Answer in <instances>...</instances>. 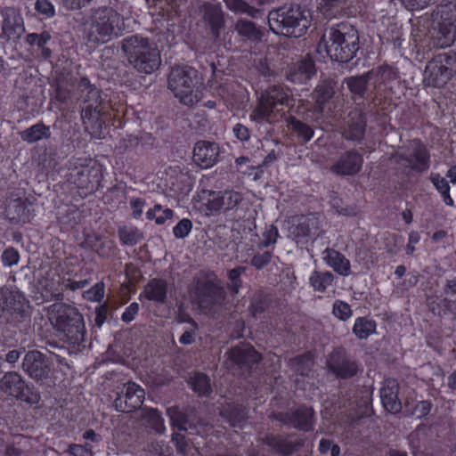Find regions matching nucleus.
<instances>
[{
	"label": "nucleus",
	"mask_w": 456,
	"mask_h": 456,
	"mask_svg": "<svg viewBox=\"0 0 456 456\" xmlns=\"http://www.w3.org/2000/svg\"><path fill=\"white\" fill-rule=\"evenodd\" d=\"M373 75L374 71L370 70L361 76L346 77L344 83L347 86L352 94L363 98L368 88L369 81Z\"/></svg>",
	"instance_id": "obj_38"
},
{
	"label": "nucleus",
	"mask_w": 456,
	"mask_h": 456,
	"mask_svg": "<svg viewBox=\"0 0 456 456\" xmlns=\"http://www.w3.org/2000/svg\"><path fill=\"white\" fill-rule=\"evenodd\" d=\"M399 383L395 379H386L380 389V398L384 408L391 413H397L402 410L401 401L398 399Z\"/></svg>",
	"instance_id": "obj_29"
},
{
	"label": "nucleus",
	"mask_w": 456,
	"mask_h": 456,
	"mask_svg": "<svg viewBox=\"0 0 456 456\" xmlns=\"http://www.w3.org/2000/svg\"><path fill=\"white\" fill-rule=\"evenodd\" d=\"M2 17L0 39L16 42L25 33V25L20 12L12 6L0 7Z\"/></svg>",
	"instance_id": "obj_16"
},
{
	"label": "nucleus",
	"mask_w": 456,
	"mask_h": 456,
	"mask_svg": "<svg viewBox=\"0 0 456 456\" xmlns=\"http://www.w3.org/2000/svg\"><path fill=\"white\" fill-rule=\"evenodd\" d=\"M322 226L320 216L316 213L293 216L289 227V237L298 246H306L309 240L319 235Z\"/></svg>",
	"instance_id": "obj_14"
},
{
	"label": "nucleus",
	"mask_w": 456,
	"mask_h": 456,
	"mask_svg": "<svg viewBox=\"0 0 456 456\" xmlns=\"http://www.w3.org/2000/svg\"><path fill=\"white\" fill-rule=\"evenodd\" d=\"M393 158L395 164L407 174L410 172L425 173L430 167V154L426 145L419 140H412L399 151Z\"/></svg>",
	"instance_id": "obj_10"
},
{
	"label": "nucleus",
	"mask_w": 456,
	"mask_h": 456,
	"mask_svg": "<svg viewBox=\"0 0 456 456\" xmlns=\"http://www.w3.org/2000/svg\"><path fill=\"white\" fill-rule=\"evenodd\" d=\"M362 156L356 151L344 152L331 167V171L339 175H353L357 174L362 166Z\"/></svg>",
	"instance_id": "obj_25"
},
{
	"label": "nucleus",
	"mask_w": 456,
	"mask_h": 456,
	"mask_svg": "<svg viewBox=\"0 0 456 456\" xmlns=\"http://www.w3.org/2000/svg\"><path fill=\"white\" fill-rule=\"evenodd\" d=\"M290 436L269 434L261 439V442L266 444L270 449L282 456H289L294 453L301 446L298 441H292Z\"/></svg>",
	"instance_id": "obj_28"
},
{
	"label": "nucleus",
	"mask_w": 456,
	"mask_h": 456,
	"mask_svg": "<svg viewBox=\"0 0 456 456\" xmlns=\"http://www.w3.org/2000/svg\"><path fill=\"white\" fill-rule=\"evenodd\" d=\"M288 126L295 133L298 140L302 143L308 142L314 136V129L307 124L296 118L295 117H289L288 118Z\"/></svg>",
	"instance_id": "obj_42"
},
{
	"label": "nucleus",
	"mask_w": 456,
	"mask_h": 456,
	"mask_svg": "<svg viewBox=\"0 0 456 456\" xmlns=\"http://www.w3.org/2000/svg\"><path fill=\"white\" fill-rule=\"evenodd\" d=\"M247 412L242 406H234L230 411L231 422L233 427H240L246 418Z\"/></svg>",
	"instance_id": "obj_59"
},
{
	"label": "nucleus",
	"mask_w": 456,
	"mask_h": 456,
	"mask_svg": "<svg viewBox=\"0 0 456 456\" xmlns=\"http://www.w3.org/2000/svg\"><path fill=\"white\" fill-rule=\"evenodd\" d=\"M124 29L123 17L112 7L103 6L92 12L88 21L87 39L104 44L118 37Z\"/></svg>",
	"instance_id": "obj_5"
},
{
	"label": "nucleus",
	"mask_w": 456,
	"mask_h": 456,
	"mask_svg": "<svg viewBox=\"0 0 456 456\" xmlns=\"http://www.w3.org/2000/svg\"><path fill=\"white\" fill-rule=\"evenodd\" d=\"M234 30L244 40L251 42H260L264 37L261 28L256 23L246 19H239L234 24Z\"/></svg>",
	"instance_id": "obj_36"
},
{
	"label": "nucleus",
	"mask_w": 456,
	"mask_h": 456,
	"mask_svg": "<svg viewBox=\"0 0 456 456\" xmlns=\"http://www.w3.org/2000/svg\"><path fill=\"white\" fill-rule=\"evenodd\" d=\"M366 130V118L363 112L354 108L344 118L342 136L347 141L361 142Z\"/></svg>",
	"instance_id": "obj_22"
},
{
	"label": "nucleus",
	"mask_w": 456,
	"mask_h": 456,
	"mask_svg": "<svg viewBox=\"0 0 456 456\" xmlns=\"http://www.w3.org/2000/svg\"><path fill=\"white\" fill-rule=\"evenodd\" d=\"M226 7L235 13H245L251 18H258L262 14V11L249 5L243 0H224Z\"/></svg>",
	"instance_id": "obj_45"
},
{
	"label": "nucleus",
	"mask_w": 456,
	"mask_h": 456,
	"mask_svg": "<svg viewBox=\"0 0 456 456\" xmlns=\"http://www.w3.org/2000/svg\"><path fill=\"white\" fill-rule=\"evenodd\" d=\"M151 452L158 456H170L172 454L171 447L163 441L152 443Z\"/></svg>",
	"instance_id": "obj_62"
},
{
	"label": "nucleus",
	"mask_w": 456,
	"mask_h": 456,
	"mask_svg": "<svg viewBox=\"0 0 456 456\" xmlns=\"http://www.w3.org/2000/svg\"><path fill=\"white\" fill-rule=\"evenodd\" d=\"M436 26L431 36V44L441 49L451 46L456 41V6L444 4L434 13Z\"/></svg>",
	"instance_id": "obj_11"
},
{
	"label": "nucleus",
	"mask_w": 456,
	"mask_h": 456,
	"mask_svg": "<svg viewBox=\"0 0 456 456\" xmlns=\"http://www.w3.org/2000/svg\"><path fill=\"white\" fill-rule=\"evenodd\" d=\"M86 297L92 301L100 302L104 297V284L98 282L86 292Z\"/></svg>",
	"instance_id": "obj_61"
},
{
	"label": "nucleus",
	"mask_w": 456,
	"mask_h": 456,
	"mask_svg": "<svg viewBox=\"0 0 456 456\" xmlns=\"http://www.w3.org/2000/svg\"><path fill=\"white\" fill-rule=\"evenodd\" d=\"M50 38L51 36L48 32H43L41 34L31 33L27 36L26 42L31 45H37L39 47H44Z\"/></svg>",
	"instance_id": "obj_58"
},
{
	"label": "nucleus",
	"mask_w": 456,
	"mask_h": 456,
	"mask_svg": "<svg viewBox=\"0 0 456 456\" xmlns=\"http://www.w3.org/2000/svg\"><path fill=\"white\" fill-rule=\"evenodd\" d=\"M220 150L216 142L200 141L196 142L193 149V160L202 168L213 167L217 161Z\"/></svg>",
	"instance_id": "obj_24"
},
{
	"label": "nucleus",
	"mask_w": 456,
	"mask_h": 456,
	"mask_svg": "<svg viewBox=\"0 0 456 456\" xmlns=\"http://www.w3.org/2000/svg\"><path fill=\"white\" fill-rule=\"evenodd\" d=\"M118 235L121 243L125 246L136 245L144 238L143 232L137 227L126 225L118 227Z\"/></svg>",
	"instance_id": "obj_43"
},
{
	"label": "nucleus",
	"mask_w": 456,
	"mask_h": 456,
	"mask_svg": "<svg viewBox=\"0 0 456 456\" xmlns=\"http://www.w3.org/2000/svg\"><path fill=\"white\" fill-rule=\"evenodd\" d=\"M229 359L239 366L250 367L257 363L261 356L251 345L241 343L230 350Z\"/></svg>",
	"instance_id": "obj_31"
},
{
	"label": "nucleus",
	"mask_w": 456,
	"mask_h": 456,
	"mask_svg": "<svg viewBox=\"0 0 456 456\" xmlns=\"http://www.w3.org/2000/svg\"><path fill=\"white\" fill-rule=\"evenodd\" d=\"M168 285L165 280L152 279L144 287V295L148 300L164 304L167 300Z\"/></svg>",
	"instance_id": "obj_37"
},
{
	"label": "nucleus",
	"mask_w": 456,
	"mask_h": 456,
	"mask_svg": "<svg viewBox=\"0 0 456 456\" xmlns=\"http://www.w3.org/2000/svg\"><path fill=\"white\" fill-rule=\"evenodd\" d=\"M456 78V52L449 51L433 56L426 64L423 83L426 86L442 88Z\"/></svg>",
	"instance_id": "obj_9"
},
{
	"label": "nucleus",
	"mask_w": 456,
	"mask_h": 456,
	"mask_svg": "<svg viewBox=\"0 0 456 456\" xmlns=\"http://www.w3.org/2000/svg\"><path fill=\"white\" fill-rule=\"evenodd\" d=\"M272 300L267 295L259 293L252 298L248 310L253 317H257L269 309Z\"/></svg>",
	"instance_id": "obj_49"
},
{
	"label": "nucleus",
	"mask_w": 456,
	"mask_h": 456,
	"mask_svg": "<svg viewBox=\"0 0 456 456\" xmlns=\"http://www.w3.org/2000/svg\"><path fill=\"white\" fill-rule=\"evenodd\" d=\"M36 10L46 17L54 15V6L47 0H37L36 2Z\"/></svg>",
	"instance_id": "obj_63"
},
{
	"label": "nucleus",
	"mask_w": 456,
	"mask_h": 456,
	"mask_svg": "<svg viewBox=\"0 0 456 456\" xmlns=\"http://www.w3.org/2000/svg\"><path fill=\"white\" fill-rule=\"evenodd\" d=\"M278 236V228L273 224L269 225L268 227H266L265 231L263 233V240L261 242V245L265 248H267L270 245L274 244L277 240Z\"/></svg>",
	"instance_id": "obj_55"
},
{
	"label": "nucleus",
	"mask_w": 456,
	"mask_h": 456,
	"mask_svg": "<svg viewBox=\"0 0 456 456\" xmlns=\"http://www.w3.org/2000/svg\"><path fill=\"white\" fill-rule=\"evenodd\" d=\"M26 298L15 288H0V322L17 325L25 316Z\"/></svg>",
	"instance_id": "obj_13"
},
{
	"label": "nucleus",
	"mask_w": 456,
	"mask_h": 456,
	"mask_svg": "<svg viewBox=\"0 0 456 456\" xmlns=\"http://www.w3.org/2000/svg\"><path fill=\"white\" fill-rule=\"evenodd\" d=\"M57 265H43L39 269L38 284L42 294L47 298L57 297Z\"/></svg>",
	"instance_id": "obj_30"
},
{
	"label": "nucleus",
	"mask_w": 456,
	"mask_h": 456,
	"mask_svg": "<svg viewBox=\"0 0 456 456\" xmlns=\"http://www.w3.org/2000/svg\"><path fill=\"white\" fill-rule=\"evenodd\" d=\"M103 108L89 109V107H82L81 118L85 126V130L93 137L102 138L105 134V123L102 118Z\"/></svg>",
	"instance_id": "obj_26"
},
{
	"label": "nucleus",
	"mask_w": 456,
	"mask_h": 456,
	"mask_svg": "<svg viewBox=\"0 0 456 456\" xmlns=\"http://www.w3.org/2000/svg\"><path fill=\"white\" fill-rule=\"evenodd\" d=\"M322 254L325 263L337 273L342 276L351 274L350 261L342 253L333 248H326Z\"/></svg>",
	"instance_id": "obj_33"
},
{
	"label": "nucleus",
	"mask_w": 456,
	"mask_h": 456,
	"mask_svg": "<svg viewBox=\"0 0 456 456\" xmlns=\"http://www.w3.org/2000/svg\"><path fill=\"white\" fill-rule=\"evenodd\" d=\"M430 180L436 190L441 193L444 202L448 206L453 205V200L450 196V185L445 178L438 174H432Z\"/></svg>",
	"instance_id": "obj_50"
},
{
	"label": "nucleus",
	"mask_w": 456,
	"mask_h": 456,
	"mask_svg": "<svg viewBox=\"0 0 456 456\" xmlns=\"http://www.w3.org/2000/svg\"><path fill=\"white\" fill-rule=\"evenodd\" d=\"M6 212L12 221L26 223L29 220L28 206L20 199L12 201L8 205Z\"/></svg>",
	"instance_id": "obj_41"
},
{
	"label": "nucleus",
	"mask_w": 456,
	"mask_h": 456,
	"mask_svg": "<svg viewBox=\"0 0 456 456\" xmlns=\"http://www.w3.org/2000/svg\"><path fill=\"white\" fill-rule=\"evenodd\" d=\"M85 332L83 317L77 308L59 303V347L67 349L69 354L77 353Z\"/></svg>",
	"instance_id": "obj_6"
},
{
	"label": "nucleus",
	"mask_w": 456,
	"mask_h": 456,
	"mask_svg": "<svg viewBox=\"0 0 456 456\" xmlns=\"http://www.w3.org/2000/svg\"><path fill=\"white\" fill-rule=\"evenodd\" d=\"M53 362L49 357L37 351H28L22 361V370L33 379L45 383L53 371Z\"/></svg>",
	"instance_id": "obj_18"
},
{
	"label": "nucleus",
	"mask_w": 456,
	"mask_h": 456,
	"mask_svg": "<svg viewBox=\"0 0 456 456\" xmlns=\"http://www.w3.org/2000/svg\"><path fill=\"white\" fill-rule=\"evenodd\" d=\"M20 259L18 250L12 247L7 248L2 254V262L5 266H12L17 265Z\"/></svg>",
	"instance_id": "obj_56"
},
{
	"label": "nucleus",
	"mask_w": 456,
	"mask_h": 456,
	"mask_svg": "<svg viewBox=\"0 0 456 456\" xmlns=\"http://www.w3.org/2000/svg\"><path fill=\"white\" fill-rule=\"evenodd\" d=\"M141 418L157 433L163 434L165 432L164 419L157 409H143Z\"/></svg>",
	"instance_id": "obj_47"
},
{
	"label": "nucleus",
	"mask_w": 456,
	"mask_h": 456,
	"mask_svg": "<svg viewBox=\"0 0 456 456\" xmlns=\"http://www.w3.org/2000/svg\"><path fill=\"white\" fill-rule=\"evenodd\" d=\"M327 367L337 379H347L355 376L359 370V364L342 347L335 348L327 359Z\"/></svg>",
	"instance_id": "obj_17"
},
{
	"label": "nucleus",
	"mask_w": 456,
	"mask_h": 456,
	"mask_svg": "<svg viewBox=\"0 0 456 456\" xmlns=\"http://www.w3.org/2000/svg\"><path fill=\"white\" fill-rule=\"evenodd\" d=\"M271 259H272V253L269 251H265L262 254H256L251 258L250 263L257 270H261L271 262Z\"/></svg>",
	"instance_id": "obj_60"
},
{
	"label": "nucleus",
	"mask_w": 456,
	"mask_h": 456,
	"mask_svg": "<svg viewBox=\"0 0 456 456\" xmlns=\"http://www.w3.org/2000/svg\"><path fill=\"white\" fill-rule=\"evenodd\" d=\"M203 193L208 194L207 209L210 214L233 209L242 200L240 193L234 191H204Z\"/></svg>",
	"instance_id": "obj_21"
},
{
	"label": "nucleus",
	"mask_w": 456,
	"mask_h": 456,
	"mask_svg": "<svg viewBox=\"0 0 456 456\" xmlns=\"http://www.w3.org/2000/svg\"><path fill=\"white\" fill-rule=\"evenodd\" d=\"M168 88L184 105H192L201 98L198 71L189 66H175L168 75Z\"/></svg>",
	"instance_id": "obj_8"
},
{
	"label": "nucleus",
	"mask_w": 456,
	"mask_h": 456,
	"mask_svg": "<svg viewBox=\"0 0 456 456\" xmlns=\"http://www.w3.org/2000/svg\"><path fill=\"white\" fill-rule=\"evenodd\" d=\"M0 388L7 395L29 404H36L40 400L39 393L28 385L16 371H9L4 375L0 380Z\"/></svg>",
	"instance_id": "obj_15"
},
{
	"label": "nucleus",
	"mask_w": 456,
	"mask_h": 456,
	"mask_svg": "<svg viewBox=\"0 0 456 456\" xmlns=\"http://www.w3.org/2000/svg\"><path fill=\"white\" fill-rule=\"evenodd\" d=\"M315 71L314 60L306 56L289 69L287 78L293 83L305 84L315 74Z\"/></svg>",
	"instance_id": "obj_32"
},
{
	"label": "nucleus",
	"mask_w": 456,
	"mask_h": 456,
	"mask_svg": "<svg viewBox=\"0 0 456 456\" xmlns=\"http://www.w3.org/2000/svg\"><path fill=\"white\" fill-rule=\"evenodd\" d=\"M171 441L175 444L178 453L186 456L189 451V444L185 436L179 433H174L172 435Z\"/></svg>",
	"instance_id": "obj_57"
},
{
	"label": "nucleus",
	"mask_w": 456,
	"mask_h": 456,
	"mask_svg": "<svg viewBox=\"0 0 456 456\" xmlns=\"http://www.w3.org/2000/svg\"><path fill=\"white\" fill-rule=\"evenodd\" d=\"M353 332L358 338L366 339L376 332V322L367 317H359L354 322Z\"/></svg>",
	"instance_id": "obj_46"
},
{
	"label": "nucleus",
	"mask_w": 456,
	"mask_h": 456,
	"mask_svg": "<svg viewBox=\"0 0 456 456\" xmlns=\"http://www.w3.org/2000/svg\"><path fill=\"white\" fill-rule=\"evenodd\" d=\"M332 61L348 62L359 50L358 31L347 23H339L326 28L318 45Z\"/></svg>",
	"instance_id": "obj_1"
},
{
	"label": "nucleus",
	"mask_w": 456,
	"mask_h": 456,
	"mask_svg": "<svg viewBox=\"0 0 456 456\" xmlns=\"http://www.w3.org/2000/svg\"><path fill=\"white\" fill-rule=\"evenodd\" d=\"M291 101L289 91L281 86H272L265 90L250 113V119L256 123L273 124L284 115V108Z\"/></svg>",
	"instance_id": "obj_4"
},
{
	"label": "nucleus",
	"mask_w": 456,
	"mask_h": 456,
	"mask_svg": "<svg viewBox=\"0 0 456 456\" xmlns=\"http://www.w3.org/2000/svg\"><path fill=\"white\" fill-rule=\"evenodd\" d=\"M309 281L314 290L318 292H324L328 287L332 285L334 281V275L332 273L328 271H314L312 273Z\"/></svg>",
	"instance_id": "obj_44"
},
{
	"label": "nucleus",
	"mask_w": 456,
	"mask_h": 456,
	"mask_svg": "<svg viewBox=\"0 0 456 456\" xmlns=\"http://www.w3.org/2000/svg\"><path fill=\"white\" fill-rule=\"evenodd\" d=\"M314 411L312 408L301 406L295 411L279 412L275 419L284 425H290L293 428L309 431L313 429Z\"/></svg>",
	"instance_id": "obj_23"
},
{
	"label": "nucleus",
	"mask_w": 456,
	"mask_h": 456,
	"mask_svg": "<svg viewBox=\"0 0 456 456\" xmlns=\"http://www.w3.org/2000/svg\"><path fill=\"white\" fill-rule=\"evenodd\" d=\"M330 205L339 215L346 216L356 215V209L354 207L349 205L344 206L342 200L334 193L330 198Z\"/></svg>",
	"instance_id": "obj_52"
},
{
	"label": "nucleus",
	"mask_w": 456,
	"mask_h": 456,
	"mask_svg": "<svg viewBox=\"0 0 456 456\" xmlns=\"http://www.w3.org/2000/svg\"><path fill=\"white\" fill-rule=\"evenodd\" d=\"M200 11L203 12V20L209 26L211 34L215 39H218L221 30L224 28V13L218 4L205 3L201 5Z\"/></svg>",
	"instance_id": "obj_27"
},
{
	"label": "nucleus",
	"mask_w": 456,
	"mask_h": 456,
	"mask_svg": "<svg viewBox=\"0 0 456 456\" xmlns=\"http://www.w3.org/2000/svg\"><path fill=\"white\" fill-rule=\"evenodd\" d=\"M121 49L129 64L141 74L150 75L161 65L160 51L155 43L141 35H132L121 41Z\"/></svg>",
	"instance_id": "obj_2"
},
{
	"label": "nucleus",
	"mask_w": 456,
	"mask_h": 456,
	"mask_svg": "<svg viewBox=\"0 0 456 456\" xmlns=\"http://www.w3.org/2000/svg\"><path fill=\"white\" fill-rule=\"evenodd\" d=\"M190 387L200 396H208L212 392L210 379L208 375L198 372L188 380Z\"/></svg>",
	"instance_id": "obj_39"
},
{
	"label": "nucleus",
	"mask_w": 456,
	"mask_h": 456,
	"mask_svg": "<svg viewBox=\"0 0 456 456\" xmlns=\"http://www.w3.org/2000/svg\"><path fill=\"white\" fill-rule=\"evenodd\" d=\"M226 298L223 281L214 272L201 274L195 280L194 301L204 313H216Z\"/></svg>",
	"instance_id": "obj_7"
},
{
	"label": "nucleus",
	"mask_w": 456,
	"mask_h": 456,
	"mask_svg": "<svg viewBox=\"0 0 456 456\" xmlns=\"http://www.w3.org/2000/svg\"><path fill=\"white\" fill-rule=\"evenodd\" d=\"M246 270L247 268L245 266L240 265L228 271L227 277L230 281L228 288L232 293L239 292V289L242 286L240 276L246 272Z\"/></svg>",
	"instance_id": "obj_51"
},
{
	"label": "nucleus",
	"mask_w": 456,
	"mask_h": 456,
	"mask_svg": "<svg viewBox=\"0 0 456 456\" xmlns=\"http://www.w3.org/2000/svg\"><path fill=\"white\" fill-rule=\"evenodd\" d=\"M444 297L453 298L456 297V278L446 279L443 287Z\"/></svg>",
	"instance_id": "obj_64"
},
{
	"label": "nucleus",
	"mask_w": 456,
	"mask_h": 456,
	"mask_svg": "<svg viewBox=\"0 0 456 456\" xmlns=\"http://www.w3.org/2000/svg\"><path fill=\"white\" fill-rule=\"evenodd\" d=\"M335 94L333 82L330 80H323L315 87L312 94L314 101V111L322 113L325 105L333 97Z\"/></svg>",
	"instance_id": "obj_34"
},
{
	"label": "nucleus",
	"mask_w": 456,
	"mask_h": 456,
	"mask_svg": "<svg viewBox=\"0 0 456 456\" xmlns=\"http://www.w3.org/2000/svg\"><path fill=\"white\" fill-rule=\"evenodd\" d=\"M81 97L83 98V106L89 109H99L102 107V99L101 91L89 83L87 78H82L79 84Z\"/></svg>",
	"instance_id": "obj_35"
},
{
	"label": "nucleus",
	"mask_w": 456,
	"mask_h": 456,
	"mask_svg": "<svg viewBox=\"0 0 456 456\" xmlns=\"http://www.w3.org/2000/svg\"><path fill=\"white\" fill-rule=\"evenodd\" d=\"M192 229V223L188 218L182 219L174 228V236L177 239H183Z\"/></svg>",
	"instance_id": "obj_54"
},
{
	"label": "nucleus",
	"mask_w": 456,
	"mask_h": 456,
	"mask_svg": "<svg viewBox=\"0 0 456 456\" xmlns=\"http://www.w3.org/2000/svg\"><path fill=\"white\" fill-rule=\"evenodd\" d=\"M167 413L170 419L171 425L177 428L180 431H195L197 434L201 433V429L208 423L198 416L194 409H187L180 411L176 407H171L167 410Z\"/></svg>",
	"instance_id": "obj_20"
},
{
	"label": "nucleus",
	"mask_w": 456,
	"mask_h": 456,
	"mask_svg": "<svg viewBox=\"0 0 456 456\" xmlns=\"http://www.w3.org/2000/svg\"><path fill=\"white\" fill-rule=\"evenodd\" d=\"M332 313L341 321L348 320L353 314L351 306L347 303L341 300L335 301L333 304Z\"/></svg>",
	"instance_id": "obj_53"
},
{
	"label": "nucleus",
	"mask_w": 456,
	"mask_h": 456,
	"mask_svg": "<svg viewBox=\"0 0 456 456\" xmlns=\"http://www.w3.org/2000/svg\"><path fill=\"white\" fill-rule=\"evenodd\" d=\"M116 394L114 407L121 412H132L140 408L145 396L144 390L134 382L124 384L120 392Z\"/></svg>",
	"instance_id": "obj_19"
},
{
	"label": "nucleus",
	"mask_w": 456,
	"mask_h": 456,
	"mask_svg": "<svg viewBox=\"0 0 456 456\" xmlns=\"http://www.w3.org/2000/svg\"><path fill=\"white\" fill-rule=\"evenodd\" d=\"M49 136V128L43 124H36L20 133L21 139L29 143H33Z\"/></svg>",
	"instance_id": "obj_48"
},
{
	"label": "nucleus",
	"mask_w": 456,
	"mask_h": 456,
	"mask_svg": "<svg viewBox=\"0 0 456 456\" xmlns=\"http://www.w3.org/2000/svg\"><path fill=\"white\" fill-rule=\"evenodd\" d=\"M311 12L300 5L282 6L268 14L270 29L277 34L298 38L304 36L311 25Z\"/></svg>",
	"instance_id": "obj_3"
},
{
	"label": "nucleus",
	"mask_w": 456,
	"mask_h": 456,
	"mask_svg": "<svg viewBox=\"0 0 456 456\" xmlns=\"http://www.w3.org/2000/svg\"><path fill=\"white\" fill-rule=\"evenodd\" d=\"M288 365L296 374L308 376L314 366V361L310 354H304L289 359Z\"/></svg>",
	"instance_id": "obj_40"
},
{
	"label": "nucleus",
	"mask_w": 456,
	"mask_h": 456,
	"mask_svg": "<svg viewBox=\"0 0 456 456\" xmlns=\"http://www.w3.org/2000/svg\"><path fill=\"white\" fill-rule=\"evenodd\" d=\"M86 159H74L69 162L65 176L70 183L77 187L94 191L101 181V170L94 162Z\"/></svg>",
	"instance_id": "obj_12"
}]
</instances>
